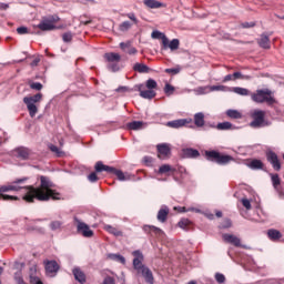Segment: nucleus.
<instances>
[{
    "mask_svg": "<svg viewBox=\"0 0 284 284\" xmlns=\"http://www.w3.org/2000/svg\"><path fill=\"white\" fill-rule=\"evenodd\" d=\"M133 70L135 72H140L141 74L150 72V67L143 64V63H135L133 67Z\"/></svg>",
    "mask_w": 284,
    "mask_h": 284,
    "instance_id": "nucleus-30",
    "label": "nucleus"
},
{
    "mask_svg": "<svg viewBox=\"0 0 284 284\" xmlns=\"http://www.w3.org/2000/svg\"><path fill=\"white\" fill-rule=\"evenodd\" d=\"M143 230L148 234H154L155 236H159V237L165 236V232H163V230H161L160 227H156V226L144 225Z\"/></svg>",
    "mask_w": 284,
    "mask_h": 284,
    "instance_id": "nucleus-18",
    "label": "nucleus"
},
{
    "mask_svg": "<svg viewBox=\"0 0 284 284\" xmlns=\"http://www.w3.org/2000/svg\"><path fill=\"white\" fill-rule=\"evenodd\" d=\"M248 168H251V170H263V162L261 160H252L248 163Z\"/></svg>",
    "mask_w": 284,
    "mask_h": 284,
    "instance_id": "nucleus-32",
    "label": "nucleus"
},
{
    "mask_svg": "<svg viewBox=\"0 0 284 284\" xmlns=\"http://www.w3.org/2000/svg\"><path fill=\"white\" fill-rule=\"evenodd\" d=\"M256 24L254 22H244L242 23V28H254Z\"/></svg>",
    "mask_w": 284,
    "mask_h": 284,
    "instance_id": "nucleus-58",
    "label": "nucleus"
},
{
    "mask_svg": "<svg viewBox=\"0 0 284 284\" xmlns=\"http://www.w3.org/2000/svg\"><path fill=\"white\" fill-rule=\"evenodd\" d=\"M193 120L196 128H203L205 125V114L203 112L195 113Z\"/></svg>",
    "mask_w": 284,
    "mask_h": 284,
    "instance_id": "nucleus-24",
    "label": "nucleus"
},
{
    "mask_svg": "<svg viewBox=\"0 0 284 284\" xmlns=\"http://www.w3.org/2000/svg\"><path fill=\"white\" fill-rule=\"evenodd\" d=\"M130 28H132V23H130V21H124L119 26V30L121 32H128V30H130Z\"/></svg>",
    "mask_w": 284,
    "mask_h": 284,
    "instance_id": "nucleus-39",
    "label": "nucleus"
},
{
    "mask_svg": "<svg viewBox=\"0 0 284 284\" xmlns=\"http://www.w3.org/2000/svg\"><path fill=\"white\" fill-rule=\"evenodd\" d=\"M29 278L31 284H43V281H41V277H39V274L37 273V267L30 270Z\"/></svg>",
    "mask_w": 284,
    "mask_h": 284,
    "instance_id": "nucleus-22",
    "label": "nucleus"
},
{
    "mask_svg": "<svg viewBox=\"0 0 284 284\" xmlns=\"http://www.w3.org/2000/svg\"><path fill=\"white\" fill-rule=\"evenodd\" d=\"M220 227H222V230H227L229 227H232V220L225 219Z\"/></svg>",
    "mask_w": 284,
    "mask_h": 284,
    "instance_id": "nucleus-49",
    "label": "nucleus"
},
{
    "mask_svg": "<svg viewBox=\"0 0 284 284\" xmlns=\"http://www.w3.org/2000/svg\"><path fill=\"white\" fill-rule=\"evenodd\" d=\"M267 161L273 165V170L278 172L281 170V162L278 161V155L274 152H268L266 154Z\"/></svg>",
    "mask_w": 284,
    "mask_h": 284,
    "instance_id": "nucleus-13",
    "label": "nucleus"
},
{
    "mask_svg": "<svg viewBox=\"0 0 284 284\" xmlns=\"http://www.w3.org/2000/svg\"><path fill=\"white\" fill-rule=\"evenodd\" d=\"M233 92L240 94V97H247L250 94V90L241 87L233 88Z\"/></svg>",
    "mask_w": 284,
    "mask_h": 284,
    "instance_id": "nucleus-34",
    "label": "nucleus"
},
{
    "mask_svg": "<svg viewBox=\"0 0 284 284\" xmlns=\"http://www.w3.org/2000/svg\"><path fill=\"white\" fill-rule=\"evenodd\" d=\"M77 223V232L81 234L84 239H92L94 236V231L90 229V225L85 222H81L79 219L74 220Z\"/></svg>",
    "mask_w": 284,
    "mask_h": 284,
    "instance_id": "nucleus-11",
    "label": "nucleus"
},
{
    "mask_svg": "<svg viewBox=\"0 0 284 284\" xmlns=\"http://www.w3.org/2000/svg\"><path fill=\"white\" fill-rule=\"evenodd\" d=\"M205 156L207 161H212L213 163H217V165H227L231 161H234L232 155L221 154L219 151H205Z\"/></svg>",
    "mask_w": 284,
    "mask_h": 284,
    "instance_id": "nucleus-7",
    "label": "nucleus"
},
{
    "mask_svg": "<svg viewBox=\"0 0 284 284\" xmlns=\"http://www.w3.org/2000/svg\"><path fill=\"white\" fill-rule=\"evenodd\" d=\"M105 61L109 62L108 69L111 70V72H119L120 67L119 63H121V54L115 52H109L104 54Z\"/></svg>",
    "mask_w": 284,
    "mask_h": 284,
    "instance_id": "nucleus-8",
    "label": "nucleus"
},
{
    "mask_svg": "<svg viewBox=\"0 0 284 284\" xmlns=\"http://www.w3.org/2000/svg\"><path fill=\"white\" fill-rule=\"evenodd\" d=\"M18 34H28V28L27 27H19L17 29Z\"/></svg>",
    "mask_w": 284,
    "mask_h": 284,
    "instance_id": "nucleus-55",
    "label": "nucleus"
},
{
    "mask_svg": "<svg viewBox=\"0 0 284 284\" xmlns=\"http://www.w3.org/2000/svg\"><path fill=\"white\" fill-rule=\"evenodd\" d=\"M185 123H187V121L185 120H174V121H170L166 123L168 128H183V125H185Z\"/></svg>",
    "mask_w": 284,
    "mask_h": 284,
    "instance_id": "nucleus-31",
    "label": "nucleus"
},
{
    "mask_svg": "<svg viewBox=\"0 0 284 284\" xmlns=\"http://www.w3.org/2000/svg\"><path fill=\"white\" fill-rule=\"evenodd\" d=\"M126 128L129 130H143L145 128H148V123L143 122V121H133L126 124Z\"/></svg>",
    "mask_w": 284,
    "mask_h": 284,
    "instance_id": "nucleus-21",
    "label": "nucleus"
},
{
    "mask_svg": "<svg viewBox=\"0 0 284 284\" xmlns=\"http://www.w3.org/2000/svg\"><path fill=\"white\" fill-rule=\"evenodd\" d=\"M227 81H234V74H227L223 79V83H227Z\"/></svg>",
    "mask_w": 284,
    "mask_h": 284,
    "instance_id": "nucleus-56",
    "label": "nucleus"
},
{
    "mask_svg": "<svg viewBox=\"0 0 284 284\" xmlns=\"http://www.w3.org/2000/svg\"><path fill=\"white\" fill-rule=\"evenodd\" d=\"M30 88L31 90L41 91L43 90V84H41L40 82H31Z\"/></svg>",
    "mask_w": 284,
    "mask_h": 284,
    "instance_id": "nucleus-46",
    "label": "nucleus"
},
{
    "mask_svg": "<svg viewBox=\"0 0 284 284\" xmlns=\"http://www.w3.org/2000/svg\"><path fill=\"white\" fill-rule=\"evenodd\" d=\"M190 225H192V222H190V220L187 219H183L179 222V227H181L182 230H187Z\"/></svg>",
    "mask_w": 284,
    "mask_h": 284,
    "instance_id": "nucleus-40",
    "label": "nucleus"
},
{
    "mask_svg": "<svg viewBox=\"0 0 284 284\" xmlns=\"http://www.w3.org/2000/svg\"><path fill=\"white\" fill-rule=\"evenodd\" d=\"M49 150H51V152H53L54 154H57V156H63V153L61 151L60 148H58L54 144H49Z\"/></svg>",
    "mask_w": 284,
    "mask_h": 284,
    "instance_id": "nucleus-43",
    "label": "nucleus"
},
{
    "mask_svg": "<svg viewBox=\"0 0 284 284\" xmlns=\"http://www.w3.org/2000/svg\"><path fill=\"white\" fill-rule=\"evenodd\" d=\"M257 43L260 48H263L264 50H270L271 43H270V37H267L265 33H263L260 39L257 40Z\"/></svg>",
    "mask_w": 284,
    "mask_h": 284,
    "instance_id": "nucleus-23",
    "label": "nucleus"
},
{
    "mask_svg": "<svg viewBox=\"0 0 284 284\" xmlns=\"http://www.w3.org/2000/svg\"><path fill=\"white\" fill-rule=\"evenodd\" d=\"M241 203H242L243 207H245V210H252V202H250V200L243 197L241 200Z\"/></svg>",
    "mask_w": 284,
    "mask_h": 284,
    "instance_id": "nucleus-48",
    "label": "nucleus"
},
{
    "mask_svg": "<svg viewBox=\"0 0 284 284\" xmlns=\"http://www.w3.org/2000/svg\"><path fill=\"white\" fill-rule=\"evenodd\" d=\"M28 178L17 179L10 184L3 185L0 187V200L2 201H19L18 196L8 195L6 192H19V190H24V195L22 196V201L26 203H34L36 201H61V193L57 192L54 184L50 181V179L45 176H40V186L34 187L33 185L29 186H20L21 183H26Z\"/></svg>",
    "mask_w": 284,
    "mask_h": 284,
    "instance_id": "nucleus-1",
    "label": "nucleus"
},
{
    "mask_svg": "<svg viewBox=\"0 0 284 284\" xmlns=\"http://www.w3.org/2000/svg\"><path fill=\"white\" fill-rule=\"evenodd\" d=\"M144 163H152V158L145 156L144 158Z\"/></svg>",
    "mask_w": 284,
    "mask_h": 284,
    "instance_id": "nucleus-61",
    "label": "nucleus"
},
{
    "mask_svg": "<svg viewBox=\"0 0 284 284\" xmlns=\"http://www.w3.org/2000/svg\"><path fill=\"white\" fill-rule=\"evenodd\" d=\"M233 79H234V81H236V79H250V75H243V73H241V72H234Z\"/></svg>",
    "mask_w": 284,
    "mask_h": 284,
    "instance_id": "nucleus-51",
    "label": "nucleus"
},
{
    "mask_svg": "<svg viewBox=\"0 0 284 284\" xmlns=\"http://www.w3.org/2000/svg\"><path fill=\"white\" fill-rule=\"evenodd\" d=\"M179 45H181V42L179 41V39H173L172 41H170V39L166 38V45L162 44V50H168V48L170 49L171 52H174V50H179Z\"/></svg>",
    "mask_w": 284,
    "mask_h": 284,
    "instance_id": "nucleus-19",
    "label": "nucleus"
},
{
    "mask_svg": "<svg viewBox=\"0 0 284 284\" xmlns=\"http://www.w3.org/2000/svg\"><path fill=\"white\" fill-rule=\"evenodd\" d=\"M8 8H10L9 4H7V3H0V10H8Z\"/></svg>",
    "mask_w": 284,
    "mask_h": 284,
    "instance_id": "nucleus-60",
    "label": "nucleus"
},
{
    "mask_svg": "<svg viewBox=\"0 0 284 284\" xmlns=\"http://www.w3.org/2000/svg\"><path fill=\"white\" fill-rule=\"evenodd\" d=\"M72 274L75 281H78V283H81V284L85 283L87 276H85V273L81 270V267L79 266L73 267Z\"/></svg>",
    "mask_w": 284,
    "mask_h": 284,
    "instance_id": "nucleus-17",
    "label": "nucleus"
},
{
    "mask_svg": "<svg viewBox=\"0 0 284 284\" xmlns=\"http://www.w3.org/2000/svg\"><path fill=\"white\" fill-rule=\"evenodd\" d=\"M164 93L166 97H172V94H174V87L170 83H166L164 87Z\"/></svg>",
    "mask_w": 284,
    "mask_h": 284,
    "instance_id": "nucleus-42",
    "label": "nucleus"
},
{
    "mask_svg": "<svg viewBox=\"0 0 284 284\" xmlns=\"http://www.w3.org/2000/svg\"><path fill=\"white\" fill-rule=\"evenodd\" d=\"M94 170L95 172H108V174H115L119 181H130L131 179L130 174L123 173L121 170H116L112 166H108L101 161L95 163Z\"/></svg>",
    "mask_w": 284,
    "mask_h": 284,
    "instance_id": "nucleus-4",
    "label": "nucleus"
},
{
    "mask_svg": "<svg viewBox=\"0 0 284 284\" xmlns=\"http://www.w3.org/2000/svg\"><path fill=\"white\" fill-rule=\"evenodd\" d=\"M41 59L36 58L32 60V62L30 63L31 68H37V65H39Z\"/></svg>",
    "mask_w": 284,
    "mask_h": 284,
    "instance_id": "nucleus-57",
    "label": "nucleus"
},
{
    "mask_svg": "<svg viewBox=\"0 0 284 284\" xmlns=\"http://www.w3.org/2000/svg\"><path fill=\"white\" fill-rule=\"evenodd\" d=\"M12 154L16 159H20V161H30V159H34V152L24 146L17 148L12 151Z\"/></svg>",
    "mask_w": 284,
    "mask_h": 284,
    "instance_id": "nucleus-10",
    "label": "nucleus"
},
{
    "mask_svg": "<svg viewBox=\"0 0 284 284\" xmlns=\"http://www.w3.org/2000/svg\"><path fill=\"white\" fill-rule=\"evenodd\" d=\"M252 101L255 103H267V105H274L275 100L270 89L257 90L251 95Z\"/></svg>",
    "mask_w": 284,
    "mask_h": 284,
    "instance_id": "nucleus-6",
    "label": "nucleus"
},
{
    "mask_svg": "<svg viewBox=\"0 0 284 284\" xmlns=\"http://www.w3.org/2000/svg\"><path fill=\"white\" fill-rule=\"evenodd\" d=\"M103 230H105V232H109V234H113V236H123V232H121V230L110 224H105L103 226Z\"/></svg>",
    "mask_w": 284,
    "mask_h": 284,
    "instance_id": "nucleus-29",
    "label": "nucleus"
},
{
    "mask_svg": "<svg viewBox=\"0 0 284 284\" xmlns=\"http://www.w3.org/2000/svg\"><path fill=\"white\" fill-rule=\"evenodd\" d=\"M215 216H217V219H221V216H223V212L216 211V212H215Z\"/></svg>",
    "mask_w": 284,
    "mask_h": 284,
    "instance_id": "nucleus-62",
    "label": "nucleus"
},
{
    "mask_svg": "<svg viewBox=\"0 0 284 284\" xmlns=\"http://www.w3.org/2000/svg\"><path fill=\"white\" fill-rule=\"evenodd\" d=\"M143 3L146 6V8H151V10L165 8V4H163V2H159L158 0H144Z\"/></svg>",
    "mask_w": 284,
    "mask_h": 284,
    "instance_id": "nucleus-25",
    "label": "nucleus"
},
{
    "mask_svg": "<svg viewBox=\"0 0 284 284\" xmlns=\"http://www.w3.org/2000/svg\"><path fill=\"white\" fill-rule=\"evenodd\" d=\"M183 156L186 159H197V156H201V153H199V150L196 149H183Z\"/></svg>",
    "mask_w": 284,
    "mask_h": 284,
    "instance_id": "nucleus-26",
    "label": "nucleus"
},
{
    "mask_svg": "<svg viewBox=\"0 0 284 284\" xmlns=\"http://www.w3.org/2000/svg\"><path fill=\"white\" fill-rule=\"evenodd\" d=\"M222 239L224 241V243H230L231 245H234L235 247H241V239H239V236L236 235H232V234H223Z\"/></svg>",
    "mask_w": 284,
    "mask_h": 284,
    "instance_id": "nucleus-14",
    "label": "nucleus"
},
{
    "mask_svg": "<svg viewBox=\"0 0 284 284\" xmlns=\"http://www.w3.org/2000/svg\"><path fill=\"white\" fill-rule=\"evenodd\" d=\"M152 39H161L162 45H168V36L165 33L155 30L151 33Z\"/></svg>",
    "mask_w": 284,
    "mask_h": 284,
    "instance_id": "nucleus-28",
    "label": "nucleus"
},
{
    "mask_svg": "<svg viewBox=\"0 0 284 284\" xmlns=\"http://www.w3.org/2000/svg\"><path fill=\"white\" fill-rule=\"evenodd\" d=\"M265 111L255 109L251 112V123L250 126L254 129L258 128H267V125H271L270 121L265 119Z\"/></svg>",
    "mask_w": 284,
    "mask_h": 284,
    "instance_id": "nucleus-5",
    "label": "nucleus"
},
{
    "mask_svg": "<svg viewBox=\"0 0 284 284\" xmlns=\"http://www.w3.org/2000/svg\"><path fill=\"white\" fill-rule=\"evenodd\" d=\"M109 258H111L112 261H118L119 263H122V265H125V257L120 254H110Z\"/></svg>",
    "mask_w": 284,
    "mask_h": 284,
    "instance_id": "nucleus-37",
    "label": "nucleus"
},
{
    "mask_svg": "<svg viewBox=\"0 0 284 284\" xmlns=\"http://www.w3.org/2000/svg\"><path fill=\"white\" fill-rule=\"evenodd\" d=\"M174 210H175V211H179L180 213L187 212V210L185 209V206H175Z\"/></svg>",
    "mask_w": 284,
    "mask_h": 284,
    "instance_id": "nucleus-59",
    "label": "nucleus"
},
{
    "mask_svg": "<svg viewBox=\"0 0 284 284\" xmlns=\"http://www.w3.org/2000/svg\"><path fill=\"white\" fill-rule=\"evenodd\" d=\"M158 156L159 159H168L170 156V144H158Z\"/></svg>",
    "mask_w": 284,
    "mask_h": 284,
    "instance_id": "nucleus-15",
    "label": "nucleus"
},
{
    "mask_svg": "<svg viewBox=\"0 0 284 284\" xmlns=\"http://www.w3.org/2000/svg\"><path fill=\"white\" fill-rule=\"evenodd\" d=\"M120 48L123 52H126V54H136V48L132 47L130 42L120 43Z\"/></svg>",
    "mask_w": 284,
    "mask_h": 284,
    "instance_id": "nucleus-27",
    "label": "nucleus"
},
{
    "mask_svg": "<svg viewBox=\"0 0 284 284\" xmlns=\"http://www.w3.org/2000/svg\"><path fill=\"white\" fill-rule=\"evenodd\" d=\"M88 179H89V181H90L91 183H97V181H99V176H98L94 172H92V173L88 176Z\"/></svg>",
    "mask_w": 284,
    "mask_h": 284,
    "instance_id": "nucleus-53",
    "label": "nucleus"
},
{
    "mask_svg": "<svg viewBox=\"0 0 284 284\" xmlns=\"http://www.w3.org/2000/svg\"><path fill=\"white\" fill-rule=\"evenodd\" d=\"M267 236L271 239V241H278L282 234L277 230H268Z\"/></svg>",
    "mask_w": 284,
    "mask_h": 284,
    "instance_id": "nucleus-33",
    "label": "nucleus"
},
{
    "mask_svg": "<svg viewBox=\"0 0 284 284\" xmlns=\"http://www.w3.org/2000/svg\"><path fill=\"white\" fill-rule=\"evenodd\" d=\"M59 21V17L51 16L49 18L42 19V21L38 24L39 30L42 32H50L52 30H57L55 23Z\"/></svg>",
    "mask_w": 284,
    "mask_h": 284,
    "instance_id": "nucleus-9",
    "label": "nucleus"
},
{
    "mask_svg": "<svg viewBox=\"0 0 284 284\" xmlns=\"http://www.w3.org/2000/svg\"><path fill=\"white\" fill-rule=\"evenodd\" d=\"M134 90L140 92V97H142V99H154V97H156V92L154 90H143V84L135 85Z\"/></svg>",
    "mask_w": 284,
    "mask_h": 284,
    "instance_id": "nucleus-12",
    "label": "nucleus"
},
{
    "mask_svg": "<svg viewBox=\"0 0 284 284\" xmlns=\"http://www.w3.org/2000/svg\"><path fill=\"white\" fill-rule=\"evenodd\" d=\"M226 115H229L230 119H242L243 114L236 110H227Z\"/></svg>",
    "mask_w": 284,
    "mask_h": 284,
    "instance_id": "nucleus-35",
    "label": "nucleus"
},
{
    "mask_svg": "<svg viewBox=\"0 0 284 284\" xmlns=\"http://www.w3.org/2000/svg\"><path fill=\"white\" fill-rule=\"evenodd\" d=\"M273 186L276 189L278 185H281V178H278V174H271Z\"/></svg>",
    "mask_w": 284,
    "mask_h": 284,
    "instance_id": "nucleus-45",
    "label": "nucleus"
},
{
    "mask_svg": "<svg viewBox=\"0 0 284 284\" xmlns=\"http://www.w3.org/2000/svg\"><path fill=\"white\" fill-rule=\"evenodd\" d=\"M42 100V93H37L34 95L23 98V103L27 105V110L31 119H34V116H37V113L39 112V103H41Z\"/></svg>",
    "mask_w": 284,
    "mask_h": 284,
    "instance_id": "nucleus-3",
    "label": "nucleus"
},
{
    "mask_svg": "<svg viewBox=\"0 0 284 284\" xmlns=\"http://www.w3.org/2000/svg\"><path fill=\"white\" fill-rule=\"evenodd\" d=\"M158 87H159V84L156 83V81L154 79H149L146 81L148 90H156Z\"/></svg>",
    "mask_w": 284,
    "mask_h": 284,
    "instance_id": "nucleus-41",
    "label": "nucleus"
},
{
    "mask_svg": "<svg viewBox=\"0 0 284 284\" xmlns=\"http://www.w3.org/2000/svg\"><path fill=\"white\" fill-rule=\"evenodd\" d=\"M132 256L134 257L133 270H135L138 276H142L145 283L154 284V275L152 274V271L150 270V267L143 264V261H144L143 253L141 251H133Z\"/></svg>",
    "mask_w": 284,
    "mask_h": 284,
    "instance_id": "nucleus-2",
    "label": "nucleus"
},
{
    "mask_svg": "<svg viewBox=\"0 0 284 284\" xmlns=\"http://www.w3.org/2000/svg\"><path fill=\"white\" fill-rule=\"evenodd\" d=\"M62 39L64 43H70V41H72V33L71 32L63 33Z\"/></svg>",
    "mask_w": 284,
    "mask_h": 284,
    "instance_id": "nucleus-50",
    "label": "nucleus"
},
{
    "mask_svg": "<svg viewBox=\"0 0 284 284\" xmlns=\"http://www.w3.org/2000/svg\"><path fill=\"white\" fill-rule=\"evenodd\" d=\"M168 172H174V169L170 164L160 166L159 174H168Z\"/></svg>",
    "mask_w": 284,
    "mask_h": 284,
    "instance_id": "nucleus-36",
    "label": "nucleus"
},
{
    "mask_svg": "<svg viewBox=\"0 0 284 284\" xmlns=\"http://www.w3.org/2000/svg\"><path fill=\"white\" fill-rule=\"evenodd\" d=\"M128 19L133 21V23L136 26L139 23V19H136V16L134 13H126Z\"/></svg>",
    "mask_w": 284,
    "mask_h": 284,
    "instance_id": "nucleus-54",
    "label": "nucleus"
},
{
    "mask_svg": "<svg viewBox=\"0 0 284 284\" xmlns=\"http://www.w3.org/2000/svg\"><path fill=\"white\" fill-rule=\"evenodd\" d=\"M164 72L166 74H179L181 72V67H176L173 69H165Z\"/></svg>",
    "mask_w": 284,
    "mask_h": 284,
    "instance_id": "nucleus-47",
    "label": "nucleus"
},
{
    "mask_svg": "<svg viewBox=\"0 0 284 284\" xmlns=\"http://www.w3.org/2000/svg\"><path fill=\"white\" fill-rule=\"evenodd\" d=\"M209 216V219H214V215H207Z\"/></svg>",
    "mask_w": 284,
    "mask_h": 284,
    "instance_id": "nucleus-64",
    "label": "nucleus"
},
{
    "mask_svg": "<svg viewBox=\"0 0 284 284\" xmlns=\"http://www.w3.org/2000/svg\"><path fill=\"white\" fill-rule=\"evenodd\" d=\"M128 92L129 90L126 89V87H122L118 89V92Z\"/></svg>",
    "mask_w": 284,
    "mask_h": 284,
    "instance_id": "nucleus-63",
    "label": "nucleus"
},
{
    "mask_svg": "<svg viewBox=\"0 0 284 284\" xmlns=\"http://www.w3.org/2000/svg\"><path fill=\"white\" fill-rule=\"evenodd\" d=\"M217 130H232V123L230 122H222L216 125Z\"/></svg>",
    "mask_w": 284,
    "mask_h": 284,
    "instance_id": "nucleus-44",
    "label": "nucleus"
},
{
    "mask_svg": "<svg viewBox=\"0 0 284 284\" xmlns=\"http://www.w3.org/2000/svg\"><path fill=\"white\" fill-rule=\"evenodd\" d=\"M169 214H170V209L168 206H162L158 212V221H160V223H165V221H168Z\"/></svg>",
    "mask_w": 284,
    "mask_h": 284,
    "instance_id": "nucleus-20",
    "label": "nucleus"
},
{
    "mask_svg": "<svg viewBox=\"0 0 284 284\" xmlns=\"http://www.w3.org/2000/svg\"><path fill=\"white\" fill-rule=\"evenodd\" d=\"M61 227H63V222L61 221H52L50 223V229L54 232L57 230H61Z\"/></svg>",
    "mask_w": 284,
    "mask_h": 284,
    "instance_id": "nucleus-38",
    "label": "nucleus"
},
{
    "mask_svg": "<svg viewBox=\"0 0 284 284\" xmlns=\"http://www.w3.org/2000/svg\"><path fill=\"white\" fill-rule=\"evenodd\" d=\"M45 272L49 276H54L59 272V264L57 261L45 262Z\"/></svg>",
    "mask_w": 284,
    "mask_h": 284,
    "instance_id": "nucleus-16",
    "label": "nucleus"
},
{
    "mask_svg": "<svg viewBox=\"0 0 284 284\" xmlns=\"http://www.w3.org/2000/svg\"><path fill=\"white\" fill-rule=\"evenodd\" d=\"M215 281H217V283H225V275H223L221 273H216Z\"/></svg>",
    "mask_w": 284,
    "mask_h": 284,
    "instance_id": "nucleus-52",
    "label": "nucleus"
}]
</instances>
